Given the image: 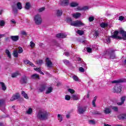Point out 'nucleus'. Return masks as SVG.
<instances>
[{"instance_id": "nucleus-1", "label": "nucleus", "mask_w": 126, "mask_h": 126, "mask_svg": "<svg viewBox=\"0 0 126 126\" xmlns=\"http://www.w3.org/2000/svg\"><path fill=\"white\" fill-rule=\"evenodd\" d=\"M123 82H126V79H119L117 80H114L112 82V83H116L114 89V92L116 93H121L122 92V88H123V86L121 83Z\"/></svg>"}, {"instance_id": "nucleus-2", "label": "nucleus", "mask_w": 126, "mask_h": 126, "mask_svg": "<svg viewBox=\"0 0 126 126\" xmlns=\"http://www.w3.org/2000/svg\"><path fill=\"white\" fill-rule=\"evenodd\" d=\"M66 21L67 23H70L71 26H74L75 27H82V26H85V24L81 21L76 20L72 21V19L70 17L66 18Z\"/></svg>"}, {"instance_id": "nucleus-3", "label": "nucleus", "mask_w": 126, "mask_h": 126, "mask_svg": "<svg viewBox=\"0 0 126 126\" xmlns=\"http://www.w3.org/2000/svg\"><path fill=\"white\" fill-rule=\"evenodd\" d=\"M37 118L41 121H46L49 119V113L47 111L40 110L37 113Z\"/></svg>"}, {"instance_id": "nucleus-4", "label": "nucleus", "mask_w": 126, "mask_h": 126, "mask_svg": "<svg viewBox=\"0 0 126 126\" xmlns=\"http://www.w3.org/2000/svg\"><path fill=\"white\" fill-rule=\"evenodd\" d=\"M105 55L106 56L108 57L109 59H110L111 60H115V59H116L115 50L111 48H109L106 50Z\"/></svg>"}, {"instance_id": "nucleus-5", "label": "nucleus", "mask_w": 126, "mask_h": 126, "mask_svg": "<svg viewBox=\"0 0 126 126\" xmlns=\"http://www.w3.org/2000/svg\"><path fill=\"white\" fill-rule=\"evenodd\" d=\"M16 5H17V8H16ZM12 10H13V12L14 13V14L15 15H16L18 12L17 8L18 9H22V4H21V2H18L17 3V4H14V5H12Z\"/></svg>"}, {"instance_id": "nucleus-6", "label": "nucleus", "mask_w": 126, "mask_h": 126, "mask_svg": "<svg viewBox=\"0 0 126 126\" xmlns=\"http://www.w3.org/2000/svg\"><path fill=\"white\" fill-rule=\"evenodd\" d=\"M34 22L36 25H41L42 24V18L41 15L37 14L34 16Z\"/></svg>"}, {"instance_id": "nucleus-7", "label": "nucleus", "mask_w": 126, "mask_h": 126, "mask_svg": "<svg viewBox=\"0 0 126 126\" xmlns=\"http://www.w3.org/2000/svg\"><path fill=\"white\" fill-rule=\"evenodd\" d=\"M119 33L120 34V32L116 31L113 32V34L110 36V37L113 38V39H119V40H122V36H119Z\"/></svg>"}, {"instance_id": "nucleus-8", "label": "nucleus", "mask_w": 126, "mask_h": 126, "mask_svg": "<svg viewBox=\"0 0 126 126\" xmlns=\"http://www.w3.org/2000/svg\"><path fill=\"white\" fill-rule=\"evenodd\" d=\"M46 88H47V85L45 84H42L37 88V90L38 92L41 93L46 90Z\"/></svg>"}, {"instance_id": "nucleus-9", "label": "nucleus", "mask_w": 126, "mask_h": 126, "mask_svg": "<svg viewBox=\"0 0 126 126\" xmlns=\"http://www.w3.org/2000/svg\"><path fill=\"white\" fill-rule=\"evenodd\" d=\"M86 107H82L79 106L78 107V113L80 115H83V114H84L85 112H86Z\"/></svg>"}, {"instance_id": "nucleus-10", "label": "nucleus", "mask_w": 126, "mask_h": 126, "mask_svg": "<svg viewBox=\"0 0 126 126\" xmlns=\"http://www.w3.org/2000/svg\"><path fill=\"white\" fill-rule=\"evenodd\" d=\"M45 62L46 63L47 67H52V66H53V63H52V62L50 60L49 58H47Z\"/></svg>"}, {"instance_id": "nucleus-11", "label": "nucleus", "mask_w": 126, "mask_h": 126, "mask_svg": "<svg viewBox=\"0 0 126 126\" xmlns=\"http://www.w3.org/2000/svg\"><path fill=\"white\" fill-rule=\"evenodd\" d=\"M126 95L122 96L121 98H120L121 102H118L117 105H118L119 106H122V105H123V104H125V101H126Z\"/></svg>"}, {"instance_id": "nucleus-12", "label": "nucleus", "mask_w": 126, "mask_h": 126, "mask_svg": "<svg viewBox=\"0 0 126 126\" xmlns=\"http://www.w3.org/2000/svg\"><path fill=\"white\" fill-rule=\"evenodd\" d=\"M120 34H121L122 37L121 36V40L123 39V40H126V32L124 30H121L120 31Z\"/></svg>"}, {"instance_id": "nucleus-13", "label": "nucleus", "mask_w": 126, "mask_h": 126, "mask_svg": "<svg viewBox=\"0 0 126 126\" xmlns=\"http://www.w3.org/2000/svg\"><path fill=\"white\" fill-rule=\"evenodd\" d=\"M19 98H20V95H19V94H17L15 95H14L12 96V97L10 99V101H14L15 100L19 99Z\"/></svg>"}, {"instance_id": "nucleus-14", "label": "nucleus", "mask_w": 126, "mask_h": 126, "mask_svg": "<svg viewBox=\"0 0 126 126\" xmlns=\"http://www.w3.org/2000/svg\"><path fill=\"white\" fill-rule=\"evenodd\" d=\"M10 39L13 42H17V41H18V40H19V36H18V35H12V36H10Z\"/></svg>"}, {"instance_id": "nucleus-15", "label": "nucleus", "mask_w": 126, "mask_h": 126, "mask_svg": "<svg viewBox=\"0 0 126 126\" xmlns=\"http://www.w3.org/2000/svg\"><path fill=\"white\" fill-rule=\"evenodd\" d=\"M56 37L57 38H65V37H66V34H64V33H59L56 34Z\"/></svg>"}, {"instance_id": "nucleus-16", "label": "nucleus", "mask_w": 126, "mask_h": 126, "mask_svg": "<svg viewBox=\"0 0 126 126\" xmlns=\"http://www.w3.org/2000/svg\"><path fill=\"white\" fill-rule=\"evenodd\" d=\"M69 2V1L68 0H62L61 5H62V6H66L68 5Z\"/></svg>"}, {"instance_id": "nucleus-17", "label": "nucleus", "mask_w": 126, "mask_h": 126, "mask_svg": "<svg viewBox=\"0 0 126 126\" xmlns=\"http://www.w3.org/2000/svg\"><path fill=\"white\" fill-rule=\"evenodd\" d=\"M72 17L73 18H75L76 19H77V18H79L81 16V13H76L72 14Z\"/></svg>"}, {"instance_id": "nucleus-18", "label": "nucleus", "mask_w": 126, "mask_h": 126, "mask_svg": "<svg viewBox=\"0 0 126 126\" xmlns=\"http://www.w3.org/2000/svg\"><path fill=\"white\" fill-rule=\"evenodd\" d=\"M21 84H26L27 83V78L26 77H24L21 79L20 80Z\"/></svg>"}, {"instance_id": "nucleus-19", "label": "nucleus", "mask_w": 126, "mask_h": 126, "mask_svg": "<svg viewBox=\"0 0 126 126\" xmlns=\"http://www.w3.org/2000/svg\"><path fill=\"white\" fill-rule=\"evenodd\" d=\"M79 4L76 2H72L70 3V6L71 7H76V6H78Z\"/></svg>"}, {"instance_id": "nucleus-20", "label": "nucleus", "mask_w": 126, "mask_h": 126, "mask_svg": "<svg viewBox=\"0 0 126 126\" xmlns=\"http://www.w3.org/2000/svg\"><path fill=\"white\" fill-rule=\"evenodd\" d=\"M79 95L78 94H73L71 96V98L73 99V100H75L76 101H77L78 100H79Z\"/></svg>"}, {"instance_id": "nucleus-21", "label": "nucleus", "mask_w": 126, "mask_h": 126, "mask_svg": "<svg viewBox=\"0 0 126 126\" xmlns=\"http://www.w3.org/2000/svg\"><path fill=\"white\" fill-rule=\"evenodd\" d=\"M112 112L111 109L109 108H105L104 110V113H105L106 115L110 114Z\"/></svg>"}, {"instance_id": "nucleus-22", "label": "nucleus", "mask_w": 126, "mask_h": 126, "mask_svg": "<svg viewBox=\"0 0 126 126\" xmlns=\"http://www.w3.org/2000/svg\"><path fill=\"white\" fill-rule=\"evenodd\" d=\"M0 84L1 85L2 90H3V91H5L6 90V86H5L4 83L0 82Z\"/></svg>"}, {"instance_id": "nucleus-23", "label": "nucleus", "mask_w": 126, "mask_h": 126, "mask_svg": "<svg viewBox=\"0 0 126 126\" xmlns=\"http://www.w3.org/2000/svg\"><path fill=\"white\" fill-rule=\"evenodd\" d=\"M92 114H93V115H97V116H100V115H102V113H101V112L98 111L96 110H94L92 112Z\"/></svg>"}, {"instance_id": "nucleus-24", "label": "nucleus", "mask_w": 126, "mask_h": 126, "mask_svg": "<svg viewBox=\"0 0 126 126\" xmlns=\"http://www.w3.org/2000/svg\"><path fill=\"white\" fill-rule=\"evenodd\" d=\"M109 108H110L111 109H112V110H113L114 112H118V111H119V108H118V107L117 106L110 105L109 106Z\"/></svg>"}, {"instance_id": "nucleus-25", "label": "nucleus", "mask_w": 126, "mask_h": 126, "mask_svg": "<svg viewBox=\"0 0 126 126\" xmlns=\"http://www.w3.org/2000/svg\"><path fill=\"white\" fill-rule=\"evenodd\" d=\"M5 53L7 55V57L9 58V59H11V54H10V52H9L8 49H6Z\"/></svg>"}, {"instance_id": "nucleus-26", "label": "nucleus", "mask_w": 126, "mask_h": 126, "mask_svg": "<svg viewBox=\"0 0 126 126\" xmlns=\"http://www.w3.org/2000/svg\"><path fill=\"white\" fill-rule=\"evenodd\" d=\"M51 92H53V88L49 87L46 91L45 94H50V93H51Z\"/></svg>"}, {"instance_id": "nucleus-27", "label": "nucleus", "mask_w": 126, "mask_h": 126, "mask_svg": "<svg viewBox=\"0 0 126 126\" xmlns=\"http://www.w3.org/2000/svg\"><path fill=\"white\" fill-rule=\"evenodd\" d=\"M31 78L32 79H36V78H38L39 79L40 78V77L39 76V75L38 74H34L31 76Z\"/></svg>"}, {"instance_id": "nucleus-28", "label": "nucleus", "mask_w": 126, "mask_h": 126, "mask_svg": "<svg viewBox=\"0 0 126 126\" xmlns=\"http://www.w3.org/2000/svg\"><path fill=\"white\" fill-rule=\"evenodd\" d=\"M0 107H5V104H4V100L3 99H0Z\"/></svg>"}, {"instance_id": "nucleus-29", "label": "nucleus", "mask_w": 126, "mask_h": 126, "mask_svg": "<svg viewBox=\"0 0 126 126\" xmlns=\"http://www.w3.org/2000/svg\"><path fill=\"white\" fill-rule=\"evenodd\" d=\"M63 15V10H58L57 12V16H62Z\"/></svg>"}, {"instance_id": "nucleus-30", "label": "nucleus", "mask_w": 126, "mask_h": 126, "mask_svg": "<svg viewBox=\"0 0 126 126\" xmlns=\"http://www.w3.org/2000/svg\"><path fill=\"white\" fill-rule=\"evenodd\" d=\"M100 26L101 27V28H105V27H108V24L101 23L100 24Z\"/></svg>"}, {"instance_id": "nucleus-31", "label": "nucleus", "mask_w": 126, "mask_h": 126, "mask_svg": "<svg viewBox=\"0 0 126 126\" xmlns=\"http://www.w3.org/2000/svg\"><path fill=\"white\" fill-rule=\"evenodd\" d=\"M22 95L26 99H29V97H28V95L26 93H25V92H24V91L22 92Z\"/></svg>"}, {"instance_id": "nucleus-32", "label": "nucleus", "mask_w": 126, "mask_h": 126, "mask_svg": "<svg viewBox=\"0 0 126 126\" xmlns=\"http://www.w3.org/2000/svg\"><path fill=\"white\" fill-rule=\"evenodd\" d=\"M31 7V5L30 4V2H27L26 3V5L25 7V8H26V9H30V7Z\"/></svg>"}, {"instance_id": "nucleus-33", "label": "nucleus", "mask_w": 126, "mask_h": 126, "mask_svg": "<svg viewBox=\"0 0 126 126\" xmlns=\"http://www.w3.org/2000/svg\"><path fill=\"white\" fill-rule=\"evenodd\" d=\"M120 120H126V115L122 114L119 116Z\"/></svg>"}, {"instance_id": "nucleus-34", "label": "nucleus", "mask_w": 126, "mask_h": 126, "mask_svg": "<svg viewBox=\"0 0 126 126\" xmlns=\"http://www.w3.org/2000/svg\"><path fill=\"white\" fill-rule=\"evenodd\" d=\"M13 55L15 58H18V52H17V51H14Z\"/></svg>"}, {"instance_id": "nucleus-35", "label": "nucleus", "mask_w": 126, "mask_h": 126, "mask_svg": "<svg viewBox=\"0 0 126 126\" xmlns=\"http://www.w3.org/2000/svg\"><path fill=\"white\" fill-rule=\"evenodd\" d=\"M32 112H33V110L32 108H30L27 111V114H28V115H31V114H32Z\"/></svg>"}, {"instance_id": "nucleus-36", "label": "nucleus", "mask_w": 126, "mask_h": 126, "mask_svg": "<svg viewBox=\"0 0 126 126\" xmlns=\"http://www.w3.org/2000/svg\"><path fill=\"white\" fill-rule=\"evenodd\" d=\"M77 34H79V35H80V36H81L84 34V32H83V31L79 30L77 31Z\"/></svg>"}, {"instance_id": "nucleus-37", "label": "nucleus", "mask_w": 126, "mask_h": 126, "mask_svg": "<svg viewBox=\"0 0 126 126\" xmlns=\"http://www.w3.org/2000/svg\"><path fill=\"white\" fill-rule=\"evenodd\" d=\"M63 62L64 63V64H66V65H68L70 64L69 61L67 60H63Z\"/></svg>"}, {"instance_id": "nucleus-38", "label": "nucleus", "mask_w": 126, "mask_h": 126, "mask_svg": "<svg viewBox=\"0 0 126 126\" xmlns=\"http://www.w3.org/2000/svg\"><path fill=\"white\" fill-rule=\"evenodd\" d=\"M18 75H19V73L18 72H16V73H13L11 75V77L13 78H14L16 77V76H18Z\"/></svg>"}, {"instance_id": "nucleus-39", "label": "nucleus", "mask_w": 126, "mask_h": 126, "mask_svg": "<svg viewBox=\"0 0 126 126\" xmlns=\"http://www.w3.org/2000/svg\"><path fill=\"white\" fill-rule=\"evenodd\" d=\"M5 25V22L3 20H0V26L3 27Z\"/></svg>"}, {"instance_id": "nucleus-40", "label": "nucleus", "mask_w": 126, "mask_h": 126, "mask_svg": "<svg viewBox=\"0 0 126 126\" xmlns=\"http://www.w3.org/2000/svg\"><path fill=\"white\" fill-rule=\"evenodd\" d=\"M68 92L71 93V94H73L74 93H75V91L74 90H72L71 89H68Z\"/></svg>"}, {"instance_id": "nucleus-41", "label": "nucleus", "mask_w": 126, "mask_h": 126, "mask_svg": "<svg viewBox=\"0 0 126 126\" xmlns=\"http://www.w3.org/2000/svg\"><path fill=\"white\" fill-rule=\"evenodd\" d=\"M58 120H59V121H60V122H62V121H63V116H62L61 115L58 114Z\"/></svg>"}, {"instance_id": "nucleus-42", "label": "nucleus", "mask_w": 126, "mask_h": 126, "mask_svg": "<svg viewBox=\"0 0 126 126\" xmlns=\"http://www.w3.org/2000/svg\"><path fill=\"white\" fill-rule=\"evenodd\" d=\"M18 49H19V51L18 53L19 54H21L23 53V49H22V47H19Z\"/></svg>"}, {"instance_id": "nucleus-43", "label": "nucleus", "mask_w": 126, "mask_h": 126, "mask_svg": "<svg viewBox=\"0 0 126 126\" xmlns=\"http://www.w3.org/2000/svg\"><path fill=\"white\" fill-rule=\"evenodd\" d=\"M65 100H67V101H69V100H70V96H69V95H66L65 96Z\"/></svg>"}, {"instance_id": "nucleus-44", "label": "nucleus", "mask_w": 126, "mask_h": 126, "mask_svg": "<svg viewBox=\"0 0 126 126\" xmlns=\"http://www.w3.org/2000/svg\"><path fill=\"white\" fill-rule=\"evenodd\" d=\"M44 10H45V7H42L38 9V12H42L44 11Z\"/></svg>"}, {"instance_id": "nucleus-45", "label": "nucleus", "mask_w": 126, "mask_h": 126, "mask_svg": "<svg viewBox=\"0 0 126 126\" xmlns=\"http://www.w3.org/2000/svg\"><path fill=\"white\" fill-rule=\"evenodd\" d=\"M89 123L90 125H95V121L94 120H89Z\"/></svg>"}, {"instance_id": "nucleus-46", "label": "nucleus", "mask_w": 126, "mask_h": 126, "mask_svg": "<svg viewBox=\"0 0 126 126\" xmlns=\"http://www.w3.org/2000/svg\"><path fill=\"white\" fill-rule=\"evenodd\" d=\"M125 20V17L123 16H120L119 18V20H120V21H123V20Z\"/></svg>"}, {"instance_id": "nucleus-47", "label": "nucleus", "mask_w": 126, "mask_h": 126, "mask_svg": "<svg viewBox=\"0 0 126 126\" xmlns=\"http://www.w3.org/2000/svg\"><path fill=\"white\" fill-rule=\"evenodd\" d=\"M89 9L88 6H85L83 7L80 9V10H87V9Z\"/></svg>"}, {"instance_id": "nucleus-48", "label": "nucleus", "mask_w": 126, "mask_h": 126, "mask_svg": "<svg viewBox=\"0 0 126 126\" xmlns=\"http://www.w3.org/2000/svg\"><path fill=\"white\" fill-rule=\"evenodd\" d=\"M94 20V17L91 16L89 18V21L90 22H92Z\"/></svg>"}, {"instance_id": "nucleus-49", "label": "nucleus", "mask_w": 126, "mask_h": 126, "mask_svg": "<svg viewBox=\"0 0 126 126\" xmlns=\"http://www.w3.org/2000/svg\"><path fill=\"white\" fill-rule=\"evenodd\" d=\"M79 70L80 72H84V71H85L84 68L82 67H79Z\"/></svg>"}, {"instance_id": "nucleus-50", "label": "nucleus", "mask_w": 126, "mask_h": 126, "mask_svg": "<svg viewBox=\"0 0 126 126\" xmlns=\"http://www.w3.org/2000/svg\"><path fill=\"white\" fill-rule=\"evenodd\" d=\"M30 44V46L31 48H34V47H35V43H34L33 41H31Z\"/></svg>"}, {"instance_id": "nucleus-51", "label": "nucleus", "mask_w": 126, "mask_h": 126, "mask_svg": "<svg viewBox=\"0 0 126 126\" xmlns=\"http://www.w3.org/2000/svg\"><path fill=\"white\" fill-rule=\"evenodd\" d=\"M98 36H99V32L96 31L94 33V37H98Z\"/></svg>"}, {"instance_id": "nucleus-52", "label": "nucleus", "mask_w": 126, "mask_h": 126, "mask_svg": "<svg viewBox=\"0 0 126 126\" xmlns=\"http://www.w3.org/2000/svg\"><path fill=\"white\" fill-rule=\"evenodd\" d=\"M73 79L75 81H78V77H77L76 76L74 75L73 76Z\"/></svg>"}, {"instance_id": "nucleus-53", "label": "nucleus", "mask_w": 126, "mask_h": 126, "mask_svg": "<svg viewBox=\"0 0 126 126\" xmlns=\"http://www.w3.org/2000/svg\"><path fill=\"white\" fill-rule=\"evenodd\" d=\"M87 51L88 53H91V52H92V49H91L90 47H88L87 48Z\"/></svg>"}, {"instance_id": "nucleus-54", "label": "nucleus", "mask_w": 126, "mask_h": 126, "mask_svg": "<svg viewBox=\"0 0 126 126\" xmlns=\"http://www.w3.org/2000/svg\"><path fill=\"white\" fill-rule=\"evenodd\" d=\"M30 65H31V66H32V67H35V65H34V64H33V63H32V62H29V64Z\"/></svg>"}, {"instance_id": "nucleus-55", "label": "nucleus", "mask_w": 126, "mask_h": 126, "mask_svg": "<svg viewBox=\"0 0 126 126\" xmlns=\"http://www.w3.org/2000/svg\"><path fill=\"white\" fill-rule=\"evenodd\" d=\"M54 44L55 46H57V47H60V43H58L56 40L54 41Z\"/></svg>"}, {"instance_id": "nucleus-56", "label": "nucleus", "mask_w": 126, "mask_h": 126, "mask_svg": "<svg viewBox=\"0 0 126 126\" xmlns=\"http://www.w3.org/2000/svg\"><path fill=\"white\" fill-rule=\"evenodd\" d=\"M106 42H107V43H110L111 42V36L106 38Z\"/></svg>"}, {"instance_id": "nucleus-57", "label": "nucleus", "mask_w": 126, "mask_h": 126, "mask_svg": "<svg viewBox=\"0 0 126 126\" xmlns=\"http://www.w3.org/2000/svg\"><path fill=\"white\" fill-rule=\"evenodd\" d=\"M37 64H42L43 63V61L42 60H39L37 62Z\"/></svg>"}, {"instance_id": "nucleus-58", "label": "nucleus", "mask_w": 126, "mask_h": 126, "mask_svg": "<svg viewBox=\"0 0 126 126\" xmlns=\"http://www.w3.org/2000/svg\"><path fill=\"white\" fill-rule=\"evenodd\" d=\"M30 61H29V60H25L24 61V63L25 64H29V62Z\"/></svg>"}, {"instance_id": "nucleus-59", "label": "nucleus", "mask_w": 126, "mask_h": 126, "mask_svg": "<svg viewBox=\"0 0 126 126\" xmlns=\"http://www.w3.org/2000/svg\"><path fill=\"white\" fill-rule=\"evenodd\" d=\"M21 33L24 35V36H27V33H26V32L25 31H23Z\"/></svg>"}, {"instance_id": "nucleus-60", "label": "nucleus", "mask_w": 126, "mask_h": 126, "mask_svg": "<svg viewBox=\"0 0 126 126\" xmlns=\"http://www.w3.org/2000/svg\"><path fill=\"white\" fill-rule=\"evenodd\" d=\"M34 70H35V71H38V72H40V71L41 70V69L40 68H34Z\"/></svg>"}, {"instance_id": "nucleus-61", "label": "nucleus", "mask_w": 126, "mask_h": 126, "mask_svg": "<svg viewBox=\"0 0 126 126\" xmlns=\"http://www.w3.org/2000/svg\"><path fill=\"white\" fill-rule=\"evenodd\" d=\"M95 103H96V101L95 100H93L92 104L93 107H96V104Z\"/></svg>"}, {"instance_id": "nucleus-62", "label": "nucleus", "mask_w": 126, "mask_h": 126, "mask_svg": "<svg viewBox=\"0 0 126 126\" xmlns=\"http://www.w3.org/2000/svg\"><path fill=\"white\" fill-rule=\"evenodd\" d=\"M5 41L6 42H10V39L9 37H7L5 38Z\"/></svg>"}, {"instance_id": "nucleus-63", "label": "nucleus", "mask_w": 126, "mask_h": 126, "mask_svg": "<svg viewBox=\"0 0 126 126\" xmlns=\"http://www.w3.org/2000/svg\"><path fill=\"white\" fill-rule=\"evenodd\" d=\"M11 22L13 23V24H16V22H15V20H14V19L11 20Z\"/></svg>"}, {"instance_id": "nucleus-64", "label": "nucleus", "mask_w": 126, "mask_h": 126, "mask_svg": "<svg viewBox=\"0 0 126 126\" xmlns=\"http://www.w3.org/2000/svg\"><path fill=\"white\" fill-rule=\"evenodd\" d=\"M64 54L66 57H69V56L70 55L69 53H68V52H65Z\"/></svg>"}]
</instances>
